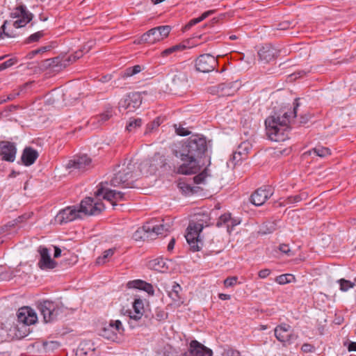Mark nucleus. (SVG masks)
<instances>
[{
    "instance_id": "nucleus-31",
    "label": "nucleus",
    "mask_w": 356,
    "mask_h": 356,
    "mask_svg": "<svg viewBox=\"0 0 356 356\" xmlns=\"http://www.w3.org/2000/svg\"><path fill=\"white\" fill-rule=\"evenodd\" d=\"M308 197V195L305 192H302L300 194L292 195L286 197L283 202L281 203L282 205H287V204H295L297 202H299L303 200H306Z\"/></svg>"
},
{
    "instance_id": "nucleus-34",
    "label": "nucleus",
    "mask_w": 356,
    "mask_h": 356,
    "mask_svg": "<svg viewBox=\"0 0 356 356\" xmlns=\"http://www.w3.org/2000/svg\"><path fill=\"white\" fill-rule=\"evenodd\" d=\"M83 56L82 50L76 51L74 54L70 55L67 57L62 56V67L65 68L71 63L75 62L77 59L80 58Z\"/></svg>"
},
{
    "instance_id": "nucleus-24",
    "label": "nucleus",
    "mask_w": 356,
    "mask_h": 356,
    "mask_svg": "<svg viewBox=\"0 0 356 356\" xmlns=\"http://www.w3.org/2000/svg\"><path fill=\"white\" fill-rule=\"evenodd\" d=\"M38 156L37 150L31 147H26L23 150L21 159L24 165L29 166L35 163Z\"/></svg>"
},
{
    "instance_id": "nucleus-11",
    "label": "nucleus",
    "mask_w": 356,
    "mask_h": 356,
    "mask_svg": "<svg viewBox=\"0 0 356 356\" xmlns=\"http://www.w3.org/2000/svg\"><path fill=\"white\" fill-rule=\"evenodd\" d=\"M81 218V213L76 207H68L60 211L55 217V222L63 225Z\"/></svg>"
},
{
    "instance_id": "nucleus-32",
    "label": "nucleus",
    "mask_w": 356,
    "mask_h": 356,
    "mask_svg": "<svg viewBox=\"0 0 356 356\" xmlns=\"http://www.w3.org/2000/svg\"><path fill=\"white\" fill-rule=\"evenodd\" d=\"M188 81L187 76L185 73L178 72L173 75L172 82L175 87L185 86Z\"/></svg>"
},
{
    "instance_id": "nucleus-44",
    "label": "nucleus",
    "mask_w": 356,
    "mask_h": 356,
    "mask_svg": "<svg viewBox=\"0 0 356 356\" xmlns=\"http://www.w3.org/2000/svg\"><path fill=\"white\" fill-rule=\"evenodd\" d=\"M145 303H147L145 300H143L140 298H135L134 301L132 302L134 312H140L141 310H145Z\"/></svg>"
},
{
    "instance_id": "nucleus-46",
    "label": "nucleus",
    "mask_w": 356,
    "mask_h": 356,
    "mask_svg": "<svg viewBox=\"0 0 356 356\" xmlns=\"http://www.w3.org/2000/svg\"><path fill=\"white\" fill-rule=\"evenodd\" d=\"M44 35L43 31H38L32 35H31L29 38H27L25 40V43L29 44L32 42H38L42 36Z\"/></svg>"
},
{
    "instance_id": "nucleus-38",
    "label": "nucleus",
    "mask_w": 356,
    "mask_h": 356,
    "mask_svg": "<svg viewBox=\"0 0 356 356\" xmlns=\"http://www.w3.org/2000/svg\"><path fill=\"white\" fill-rule=\"evenodd\" d=\"M312 153H314L315 155L320 156V157H325L327 155L330 154V149L327 147H324L322 146H318L312 149V150L308 151L305 154H308L311 155Z\"/></svg>"
},
{
    "instance_id": "nucleus-59",
    "label": "nucleus",
    "mask_w": 356,
    "mask_h": 356,
    "mask_svg": "<svg viewBox=\"0 0 356 356\" xmlns=\"http://www.w3.org/2000/svg\"><path fill=\"white\" fill-rule=\"evenodd\" d=\"M311 115L309 114L301 115L300 116L299 123L300 124H306L310 119Z\"/></svg>"
},
{
    "instance_id": "nucleus-64",
    "label": "nucleus",
    "mask_w": 356,
    "mask_h": 356,
    "mask_svg": "<svg viewBox=\"0 0 356 356\" xmlns=\"http://www.w3.org/2000/svg\"><path fill=\"white\" fill-rule=\"evenodd\" d=\"M115 202L118 200H123L124 199V194L120 191H115Z\"/></svg>"
},
{
    "instance_id": "nucleus-12",
    "label": "nucleus",
    "mask_w": 356,
    "mask_h": 356,
    "mask_svg": "<svg viewBox=\"0 0 356 356\" xmlns=\"http://www.w3.org/2000/svg\"><path fill=\"white\" fill-rule=\"evenodd\" d=\"M92 160L86 154L74 156L69 161L67 164V168L77 170L79 172H83L90 169L92 166Z\"/></svg>"
},
{
    "instance_id": "nucleus-27",
    "label": "nucleus",
    "mask_w": 356,
    "mask_h": 356,
    "mask_svg": "<svg viewBox=\"0 0 356 356\" xmlns=\"http://www.w3.org/2000/svg\"><path fill=\"white\" fill-rule=\"evenodd\" d=\"M149 226L148 225V223L147 222L145 225H144L142 227L138 228L133 234V238L136 241H145L146 239L151 238L152 239V237L150 234L149 231Z\"/></svg>"
},
{
    "instance_id": "nucleus-20",
    "label": "nucleus",
    "mask_w": 356,
    "mask_h": 356,
    "mask_svg": "<svg viewBox=\"0 0 356 356\" xmlns=\"http://www.w3.org/2000/svg\"><path fill=\"white\" fill-rule=\"evenodd\" d=\"M147 223L149 226L150 234L153 239L160 234H163L165 232H169L172 225V221H171L170 219H163L162 223L159 225H155L153 221L149 222Z\"/></svg>"
},
{
    "instance_id": "nucleus-52",
    "label": "nucleus",
    "mask_w": 356,
    "mask_h": 356,
    "mask_svg": "<svg viewBox=\"0 0 356 356\" xmlns=\"http://www.w3.org/2000/svg\"><path fill=\"white\" fill-rule=\"evenodd\" d=\"M176 133L181 136H186L190 134V131H188L186 129L179 126L177 127V124L174 125Z\"/></svg>"
},
{
    "instance_id": "nucleus-39",
    "label": "nucleus",
    "mask_w": 356,
    "mask_h": 356,
    "mask_svg": "<svg viewBox=\"0 0 356 356\" xmlns=\"http://www.w3.org/2000/svg\"><path fill=\"white\" fill-rule=\"evenodd\" d=\"M295 280V277L291 274H283L277 276L275 278V282L279 284H285L288 283H291V282Z\"/></svg>"
},
{
    "instance_id": "nucleus-60",
    "label": "nucleus",
    "mask_w": 356,
    "mask_h": 356,
    "mask_svg": "<svg viewBox=\"0 0 356 356\" xmlns=\"http://www.w3.org/2000/svg\"><path fill=\"white\" fill-rule=\"evenodd\" d=\"M94 44H95V42H94V41H92V40H90V41L87 42L84 44V46H83V49H81V50H82V52H83V51H86V52H88V51L92 49V47H93V45H94Z\"/></svg>"
},
{
    "instance_id": "nucleus-63",
    "label": "nucleus",
    "mask_w": 356,
    "mask_h": 356,
    "mask_svg": "<svg viewBox=\"0 0 356 356\" xmlns=\"http://www.w3.org/2000/svg\"><path fill=\"white\" fill-rule=\"evenodd\" d=\"M12 309L17 310V312H22L23 310H26V312H34V310L29 306H22L19 307L12 308Z\"/></svg>"
},
{
    "instance_id": "nucleus-45",
    "label": "nucleus",
    "mask_w": 356,
    "mask_h": 356,
    "mask_svg": "<svg viewBox=\"0 0 356 356\" xmlns=\"http://www.w3.org/2000/svg\"><path fill=\"white\" fill-rule=\"evenodd\" d=\"M161 122H162L161 119L159 117L156 118L151 123L147 124L146 131H145V134H147L152 132L154 129L159 127Z\"/></svg>"
},
{
    "instance_id": "nucleus-21",
    "label": "nucleus",
    "mask_w": 356,
    "mask_h": 356,
    "mask_svg": "<svg viewBox=\"0 0 356 356\" xmlns=\"http://www.w3.org/2000/svg\"><path fill=\"white\" fill-rule=\"evenodd\" d=\"M35 306L40 312H58L64 309L63 304L58 300H40L35 302Z\"/></svg>"
},
{
    "instance_id": "nucleus-4",
    "label": "nucleus",
    "mask_w": 356,
    "mask_h": 356,
    "mask_svg": "<svg viewBox=\"0 0 356 356\" xmlns=\"http://www.w3.org/2000/svg\"><path fill=\"white\" fill-rule=\"evenodd\" d=\"M120 168V166L118 167ZM135 164L130 160L127 164L124 163L120 169L116 171L111 180V185L114 187L122 186L124 188L132 186Z\"/></svg>"
},
{
    "instance_id": "nucleus-40",
    "label": "nucleus",
    "mask_w": 356,
    "mask_h": 356,
    "mask_svg": "<svg viewBox=\"0 0 356 356\" xmlns=\"http://www.w3.org/2000/svg\"><path fill=\"white\" fill-rule=\"evenodd\" d=\"M144 69H145V67L140 65H134V67H128L125 70L123 76L128 77V76H134V75L140 72Z\"/></svg>"
},
{
    "instance_id": "nucleus-9",
    "label": "nucleus",
    "mask_w": 356,
    "mask_h": 356,
    "mask_svg": "<svg viewBox=\"0 0 356 356\" xmlns=\"http://www.w3.org/2000/svg\"><path fill=\"white\" fill-rule=\"evenodd\" d=\"M217 64L216 58L209 54H202L195 60L196 70L203 73L213 71Z\"/></svg>"
},
{
    "instance_id": "nucleus-57",
    "label": "nucleus",
    "mask_w": 356,
    "mask_h": 356,
    "mask_svg": "<svg viewBox=\"0 0 356 356\" xmlns=\"http://www.w3.org/2000/svg\"><path fill=\"white\" fill-rule=\"evenodd\" d=\"M8 24V21L6 20L3 25L0 27V35L1 36L3 34L6 37H11V35L6 32V24Z\"/></svg>"
},
{
    "instance_id": "nucleus-58",
    "label": "nucleus",
    "mask_w": 356,
    "mask_h": 356,
    "mask_svg": "<svg viewBox=\"0 0 356 356\" xmlns=\"http://www.w3.org/2000/svg\"><path fill=\"white\" fill-rule=\"evenodd\" d=\"M270 273V270L268 269V268H265V269H263V270H261L258 275H259V277L261 279H264L266 277H267Z\"/></svg>"
},
{
    "instance_id": "nucleus-37",
    "label": "nucleus",
    "mask_w": 356,
    "mask_h": 356,
    "mask_svg": "<svg viewBox=\"0 0 356 356\" xmlns=\"http://www.w3.org/2000/svg\"><path fill=\"white\" fill-rule=\"evenodd\" d=\"M143 124L141 118H130L127 126L126 130L129 132H135Z\"/></svg>"
},
{
    "instance_id": "nucleus-16",
    "label": "nucleus",
    "mask_w": 356,
    "mask_h": 356,
    "mask_svg": "<svg viewBox=\"0 0 356 356\" xmlns=\"http://www.w3.org/2000/svg\"><path fill=\"white\" fill-rule=\"evenodd\" d=\"M289 328L290 326L286 324L277 326L275 329V336L277 339L283 343H293L297 337L290 332Z\"/></svg>"
},
{
    "instance_id": "nucleus-51",
    "label": "nucleus",
    "mask_w": 356,
    "mask_h": 356,
    "mask_svg": "<svg viewBox=\"0 0 356 356\" xmlns=\"http://www.w3.org/2000/svg\"><path fill=\"white\" fill-rule=\"evenodd\" d=\"M207 177V169L203 172L194 177V181L196 184H202L204 181Z\"/></svg>"
},
{
    "instance_id": "nucleus-2",
    "label": "nucleus",
    "mask_w": 356,
    "mask_h": 356,
    "mask_svg": "<svg viewBox=\"0 0 356 356\" xmlns=\"http://www.w3.org/2000/svg\"><path fill=\"white\" fill-rule=\"evenodd\" d=\"M298 99H295L292 111L285 112L282 115L275 113L268 116L265 120L266 134L273 141H284L288 138V133L291 129L294 118L297 117L299 103Z\"/></svg>"
},
{
    "instance_id": "nucleus-30",
    "label": "nucleus",
    "mask_w": 356,
    "mask_h": 356,
    "mask_svg": "<svg viewBox=\"0 0 356 356\" xmlns=\"http://www.w3.org/2000/svg\"><path fill=\"white\" fill-rule=\"evenodd\" d=\"M149 266L154 270L159 272H165L168 269L166 261L161 257L150 261Z\"/></svg>"
},
{
    "instance_id": "nucleus-42",
    "label": "nucleus",
    "mask_w": 356,
    "mask_h": 356,
    "mask_svg": "<svg viewBox=\"0 0 356 356\" xmlns=\"http://www.w3.org/2000/svg\"><path fill=\"white\" fill-rule=\"evenodd\" d=\"M115 252V248H110L105 250L103 252V255L102 257H99L97 259V263L98 264H104L106 262V259L108 257H111L113 255Z\"/></svg>"
},
{
    "instance_id": "nucleus-36",
    "label": "nucleus",
    "mask_w": 356,
    "mask_h": 356,
    "mask_svg": "<svg viewBox=\"0 0 356 356\" xmlns=\"http://www.w3.org/2000/svg\"><path fill=\"white\" fill-rule=\"evenodd\" d=\"M113 116V112L111 109L106 110L104 113L95 116V118L90 120L92 124L96 122L99 124H104L106 121H108Z\"/></svg>"
},
{
    "instance_id": "nucleus-7",
    "label": "nucleus",
    "mask_w": 356,
    "mask_h": 356,
    "mask_svg": "<svg viewBox=\"0 0 356 356\" xmlns=\"http://www.w3.org/2000/svg\"><path fill=\"white\" fill-rule=\"evenodd\" d=\"M124 328L122 322L119 320H111L108 323H104L100 330L99 335L108 340L115 341L117 335L122 334Z\"/></svg>"
},
{
    "instance_id": "nucleus-3",
    "label": "nucleus",
    "mask_w": 356,
    "mask_h": 356,
    "mask_svg": "<svg viewBox=\"0 0 356 356\" xmlns=\"http://www.w3.org/2000/svg\"><path fill=\"white\" fill-rule=\"evenodd\" d=\"M209 217L207 214H196L193 220L190 221L185 238L193 252L200 250L203 243L200 233L204 227H208Z\"/></svg>"
},
{
    "instance_id": "nucleus-62",
    "label": "nucleus",
    "mask_w": 356,
    "mask_h": 356,
    "mask_svg": "<svg viewBox=\"0 0 356 356\" xmlns=\"http://www.w3.org/2000/svg\"><path fill=\"white\" fill-rule=\"evenodd\" d=\"M280 250L286 254H289V252H291L290 250V248L288 246V245H286V244H282L280 245Z\"/></svg>"
},
{
    "instance_id": "nucleus-56",
    "label": "nucleus",
    "mask_w": 356,
    "mask_h": 356,
    "mask_svg": "<svg viewBox=\"0 0 356 356\" xmlns=\"http://www.w3.org/2000/svg\"><path fill=\"white\" fill-rule=\"evenodd\" d=\"M129 318L131 321H138L141 319L143 315V313H129Z\"/></svg>"
},
{
    "instance_id": "nucleus-10",
    "label": "nucleus",
    "mask_w": 356,
    "mask_h": 356,
    "mask_svg": "<svg viewBox=\"0 0 356 356\" xmlns=\"http://www.w3.org/2000/svg\"><path fill=\"white\" fill-rule=\"evenodd\" d=\"M11 17L18 18L13 23L15 28H22L25 26L26 24L30 22L33 19V14L26 10L24 6H19L17 7L11 13Z\"/></svg>"
},
{
    "instance_id": "nucleus-26",
    "label": "nucleus",
    "mask_w": 356,
    "mask_h": 356,
    "mask_svg": "<svg viewBox=\"0 0 356 356\" xmlns=\"http://www.w3.org/2000/svg\"><path fill=\"white\" fill-rule=\"evenodd\" d=\"M250 149V145L248 142H243L239 145L237 151L234 152L232 154L234 164L236 165L238 161L245 159Z\"/></svg>"
},
{
    "instance_id": "nucleus-28",
    "label": "nucleus",
    "mask_w": 356,
    "mask_h": 356,
    "mask_svg": "<svg viewBox=\"0 0 356 356\" xmlns=\"http://www.w3.org/2000/svg\"><path fill=\"white\" fill-rule=\"evenodd\" d=\"M41 67L44 69L52 68L54 71H59L63 69L62 58H60V56H58L53 58L46 59L42 61Z\"/></svg>"
},
{
    "instance_id": "nucleus-48",
    "label": "nucleus",
    "mask_w": 356,
    "mask_h": 356,
    "mask_svg": "<svg viewBox=\"0 0 356 356\" xmlns=\"http://www.w3.org/2000/svg\"><path fill=\"white\" fill-rule=\"evenodd\" d=\"M17 58H12L5 61L4 63L0 64V72L13 66L14 64L17 63Z\"/></svg>"
},
{
    "instance_id": "nucleus-23",
    "label": "nucleus",
    "mask_w": 356,
    "mask_h": 356,
    "mask_svg": "<svg viewBox=\"0 0 356 356\" xmlns=\"http://www.w3.org/2000/svg\"><path fill=\"white\" fill-rule=\"evenodd\" d=\"M127 287L128 289H137L147 292L149 295H154V290L153 286L141 280H131L127 282Z\"/></svg>"
},
{
    "instance_id": "nucleus-14",
    "label": "nucleus",
    "mask_w": 356,
    "mask_h": 356,
    "mask_svg": "<svg viewBox=\"0 0 356 356\" xmlns=\"http://www.w3.org/2000/svg\"><path fill=\"white\" fill-rule=\"evenodd\" d=\"M17 148L13 143L3 140L0 142V156L2 160L13 162L15 159Z\"/></svg>"
},
{
    "instance_id": "nucleus-25",
    "label": "nucleus",
    "mask_w": 356,
    "mask_h": 356,
    "mask_svg": "<svg viewBox=\"0 0 356 356\" xmlns=\"http://www.w3.org/2000/svg\"><path fill=\"white\" fill-rule=\"evenodd\" d=\"M237 83H223L216 86V92L219 96H231L238 89Z\"/></svg>"
},
{
    "instance_id": "nucleus-35",
    "label": "nucleus",
    "mask_w": 356,
    "mask_h": 356,
    "mask_svg": "<svg viewBox=\"0 0 356 356\" xmlns=\"http://www.w3.org/2000/svg\"><path fill=\"white\" fill-rule=\"evenodd\" d=\"M214 12H215V10H213L206 11L200 17L190 20L188 22V23L187 24H186V26H184V30L186 31V30L190 29L193 26L203 21L204 19H206L207 17H208L209 16H210L211 15L214 13Z\"/></svg>"
},
{
    "instance_id": "nucleus-17",
    "label": "nucleus",
    "mask_w": 356,
    "mask_h": 356,
    "mask_svg": "<svg viewBox=\"0 0 356 356\" xmlns=\"http://www.w3.org/2000/svg\"><path fill=\"white\" fill-rule=\"evenodd\" d=\"M142 103V97L140 92L129 93L127 97L120 103V107L128 109L129 111H134L138 108Z\"/></svg>"
},
{
    "instance_id": "nucleus-54",
    "label": "nucleus",
    "mask_w": 356,
    "mask_h": 356,
    "mask_svg": "<svg viewBox=\"0 0 356 356\" xmlns=\"http://www.w3.org/2000/svg\"><path fill=\"white\" fill-rule=\"evenodd\" d=\"M343 346L347 347L349 352L356 351V342L346 341L343 343Z\"/></svg>"
},
{
    "instance_id": "nucleus-49",
    "label": "nucleus",
    "mask_w": 356,
    "mask_h": 356,
    "mask_svg": "<svg viewBox=\"0 0 356 356\" xmlns=\"http://www.w3.org/2000/svg\"><path fill=\"white\" fill-rule=\"evenodd\" d=\"M44 323H51L57 318L58 313H41Z\"/></svg>"
},
{
    "instance_id": "nucleus-55",
    "label": "nucleus",
    "mask_w": 356,
    "mask_h": 356,
    "mask_svg": "<svg viewBox=\"0 0 356 356\" xmlns=\"http://www.w3.org/2000/svg\"><path fill=\"white\" fill-rule=\"evenodd\" d=\"M301 350L304 352V353H312L315 350V348L314 346L309 344V343H304L302 347H301Z\"/></svg>"
},
{
    "instance_id": "nucleus-19",
    "label": "nucleus",
    "mask_w": 356,
    "mask_h": 356,
    "mask_svg": "<svg viewBox=\"0 0 356 356\" xmlns=\"http://www.w3.org/2000/svg\"><path fill=\"white\" fill-rule=\"evenodd\" d=\"M279 50L270 44H266L258 51V56L261 61L268 63L273 60L278 55Z\"/></svg>"
},
{
    "instance_id": "nucleus-50",
    "label": "nucleus",
    "mask_w": 356,
    "mask_h": 356,
    "mask_svg": "<svg viewBox=\"0 0 356 356\" xmlns=\"http://www.w3.org/2000/svg\"><path fill=\"white\" fill-rule=\"evenodd\" d=\"M231 220L230 213H225L222 215L216 223L217 227H221L222 225L227 223Z\"/></svg>"
},
{
    "instance_id": "nucleus-5",
    "label": "nucleus",
    "mask_w": 356,
    "mask_h": 356,
    "mask_svg": "<svg viewBox=\"0 0 356 356\" xmlns=\"http://www.w3.org/2000/svg\"><path fill=\"white\" fill-rule=\"evenodd\" d=\"M38 321L36 313H18L17 323L13 327L15 337L22 339L31 332L30 325Z\"/></svg>"
},
{
    "instance_id": "nucleus-6",
    "label": "nucleus",
    "mask_w": 356,
    "mask_h": 356,
    "mask_svg": "<svg viewBox=\"0 0 356 356\" xmlns=\"http://www.w3.org/2000/svg\"><path fill=\"white\" fill-rule=\"evenodd\" d=\"M171 31L170 26H160L151 29L143 34L138 41V44H154L167 38Z\"/></svg>"
},
{
    "instance_id": "nucleus-33",
    "label": "nucleus",
    "mask_w": 356,
    "mask_h": 356,
    "mask_svg": "<svg viewBox=\"0 0 356 356\" xmlns=\"http://www.w3.org/2000/svg\"><path fill=\"white\" fill-rule=\"evenodd\" d=\"M187 47H188L185 44V42L179 43V44H175L172 47H170L163 50L161 52V55L163 57H165V56H168L173 53L182 51L184 49H187Z\"/></svg>"
},
{
    "instance_id": "nucleus-18",
    "label": "nucleus",
    "mask_w": 356,
    "mask_h": 356,
    "mask_svg": "<svg viewBox=\"0 0 356 356\" xmlns=\"http://www.w3.org/2000/svg\"><path fill=\"white\" fill-rule=\"evenodd\" d=\"M272 195L273 191L270 188H259L250 196V202L257 207L261 206Z\"/></svg>"
},
{
    "instance_id": "nucleus-41",
    "label": "nucleus",
    "mask_w": 356,
    "mask_h": 356,
    "mask_svg": "<svg viewBox=\"0 0 356 356\" xmlns=\"http://www.w3.org/2000/svg\"><path fill=\"white\" fill-rule=\"evenodd\" d=\"M277 228L276 221L266 222L262 227V233L264 234H270L275 232Z\"/></svg>"
},
{
    "instance_id": "nucleus-13",
    "label": "nucleus",
    "mask_w": 356,
    "mask_h": 356,
    "mask_svg": "<svg viewBox=\"0 0 356 356\" xmlns=\"http://www.w3.org/2000/svg\"><path fill=\"white\" fill-rule=\"evenodd\" d=\"M212 350L196 340L190 342L188 351L182 353L181 356H212Z\"/></svg>"
},
{
    "instance_id": "nucleus-47",
    "label": "nucleus",
    "mask_w": 356,
    "mask_h": 356,
    "mask_svg": "<svg viewBox=\"0 0 356 356\" xmlns=\"http://www.w3.org/2000/svg\"><path fill=\"white\" fill-rule=\"evenodd\" d=\"M222 356H241V353L237 350H235L232 348L227 347L225 348L222 353Z\"/></svg>"
},
{
    "instance_id": "nucleus-1",
    "label": "nucleus",
    "mask_w": 356,
    "mask_h": 356,
    "mask_svg": "<svg viewBox=\"0 0 356 356\" xmlns=\"http://www.w3.org/2000/svg\"><path fill=\"white\" fill-rule=\"evenodd\" d=\"M208 150L206 138L193 135L181 143L175 144L172 147V154L182 162L177 169L181 175L197 173L203 165L201 159Z\"/></svg>"
},
{
    "instance_id": "nucleus-8",
    "label": "nucleus",
    "mask_w": 356,
    "mask_h": 356,
    "mask_svg": "<svg viewBox=\"0 0 356 356\" xmlns=\"http://www.w3.org/2000/svg\"><path fill=\"white\" fill-rule=\"evenodd\" d=\"M104 209V206L102 202H95L93 198L88 197L81 201L79 209L81 213L95 216L99 214Z\"/></svg>"
},
{
    "instance_id": "nucleus-15",
    "label": "nucleus",
    "mask_w": 356,
    "mask_h": 356,
    "mask_svg": "<svg viewBox=\"0 0 356 356\" xmlns=\"http://www.w3.org/2000/svg\"><path fill=\"white\" fill-rule=\"evenodd\" d=\"M38 252L40 259L38 265L42 270L53 269L57 266V262L51 258L48 248L40 246L38 248Z\"/></svg>"
},
{
    "instance_id": "nucleus-22",
    "label": "nucleus",
    "mask_w": 356,
    "mask_h": 356,
    "mask_svg": "<svg viewBox=\"0 0 356 356\" xmlns=\"http://www.w3.org/2000/svg\"><path fill=\"white\" fill-rule=\"evenodd\" d=\"M107 183H100L97 186V190L95 192L96 197L103 195V198L110 201L113 205H115V190L109 189L106 187Z\"/></svg>"
},
{
    "instance_id": "nucleus-29",
    "label": "nucleus",
    "mask_w": 356,
    "mask_h": 356,
    "mask_svg": "<svg viewBox=\"0 0 356 356\" xmlns=\"http://www.w3.org/2000/svg\"><path fill=\"white\" fill-rule=\"evenodd\" d=\"M181 287L176 282L173 283L170 290L167 291L168 296L172 300L175 305H179L183 302L181 300L180 292Z\"/></svg>"
},
{
    "instance_id": "nucleus-43",
    "label": "nucleus",
    "mask_w": 356,
    "mask_h": 356,
    "mask_svg": "<svg viewBox=\"0 0 356 356\" xmlns=\"http://www.w3.org/2000/svg\"><path fill=\"white\" fill-rule=\"evenodd\" d=\"M340 285V290L342 291H347L348 289H352L355 285V282H352L345 279H340L338 280Z\"/></svg>"
},
{
    "instance_id": "nucleus-61",
    "label": "nucleus",
    "mask_w": 356,
    "mask_h": 356,
    "mask_svg": "<svg viewBox=\"0 0 356 356\" xmlns=\"http://www.w3.org/2000/svg\"><path fill=\"white\" fill-rule=\"evenodd\" d=\"M157 321H161L168 318V313H156V316H154Z\"/></svg>"
},
{
    "instance_id": "nucleus-53",
    "label": "nucleus",
    "mask_w": 356,
    "mask_h": 356,
    "mask_svg": "<svg viewBox=\"0 0 356 356\" xmlns=\"http://www.w3.org/2000/svg\"><path fill=\"white\" fill-rule=\"evenodd\" d=\"M238 278L236 277H229L225 280L224 284L226 287H230L235 285L237 282Z\"/></svg>"
}]
</instances>
